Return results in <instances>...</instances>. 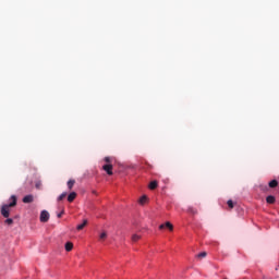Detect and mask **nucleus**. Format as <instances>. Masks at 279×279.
Instances as JSON below:
<instances>
[{
  "label": "nucleus",
  "instance_id": "nucleus-1",
  "mask_svg": "<svg viewBox=\"0 0 279 279\" xmlns=\"http://www.w3.org/2000/svg\"><path fill=\"white\" fill-rule=\"evenodd\" d=\"M10 199H11L10 204H5L1 207V215L5 219L10 217V208H14V206H16V195H12Z\"/></svg>",
  "mask_w": 279,
  "mask_h": 279
},
{
  "label": "nucleus",
  "instance_id": "nucleus-2",
  "mask_svg": "<svg viewBox=\"0 0 279 279\" xmlns=\"http://www.w3.org/2000/svg\"><path fill=\"white\" fill-rule=\"evenodd\" d=\"M39 219H40L41 223H47V221H49V211L43 210L40 213Z\"/></svg>",
  "mask_w": 279,
  "mask_h": 279
},
{
  "label": "nucleus",
  "instance_id": "nucleus-3",
  "mask_svg": "<svg viewBox=\"0 0 279 279\" xmlns=\"http://www.w3.org/2000/svg\"><path fill=\"white\" fill-rule=\"evenodd\" d=\"M102 169H104V171H106V173L108 174V175H112V165H110V163H107V165H105V166H102Z\"/></svg>",
  "mask_w": 279,
  "mask_h": 279
},
{
  "label": "nucleus",
  "instance_id": "nucleus-4",
  "mask_svg": "<svg viewBox=\"0 0 279 279\" xmlns=\"http://www.w3.org/2000/svg\"><path fill=\"white\" fill-rule=\"evenodd\" d=\"M165 228H168L170 231H173V225H171V222H166L165 225L159 226V230H165Z\"/></svg>",
  "mask_w": 279,
  "mask_h": 279
},
{
  "label": "nucleus",
  "instance_id": "nucleus-5",
  "mask_svg": "<svg viewBox=\"0 0 279 279\" xmlns=\"http://www.w3.org/2000/svg\"><path fill=\"white\" fill-rule=\"evenodd\" d=\"M34 202V196L33 195H26L23 197V203L24 204H32Z\"/></svg>",
  "mask_w": 279,
  "mask_h": 279
},
{
  "label": "nucleus",
  "instance_id": "nucleus-6",
  "mask_svg": "<svg viewBox=\"0 0 279 279\" xmlns=\"http://www.w3.org/2000/svg\"><path fill=\"white\" fill-rule=\"evenodd\" d=\"M75 197H77V193L72 192L68 195V202L72 203L75 201Z\"/></svg>",
  "mask_w": 279,
  "mask_h": 279
},
{
  "label": "nucleus",
  "instance_id": "nucleus-7",
  "mask_svg": "<svg viewBox=\"0 0 279 279\" xmlns=\"http://www.w3.org/2000/svg\"><path fill=\"white\" fill-rule=\"evenodd\" d=\"M267 204H276V196L269 195L266 197Z\"/></svg>",
  "mask_w": 279,
  "mask_h": 279
},
{
  "label": "nucleus",
  "instance_id": "nucleus-8",
  "mask_svg": "<svg viewBox=\"0 0 279 279\" xmlns=\"http://www.w3.org/2000/svg\"><path fill=\"white\" fill-rule=\"evenodd\" d=\"M86 226H88V220H83V223L78 225L76 227V230H84V228H86Z\"/></svg>",
  "mask_w": 279,
  "mask_h": 279
},
{
  "label": "nucleus",
  "instance_id": "nucleus-9",
  "mask_svg": "<svg viewBox=\"0 0 279 279\" xmlns=\"http://www.w3.org/2000/svg\"><path fill=\"white\" fill-rule=\"evenodd\" d=\"M150 191H155V189H158V181H151L149 183Z\"/></svg>",
  "mask_w": 279,
  "mask_h": 279
},
{
  "label": "nucleus",
  "instance_id": "nucleus-10",
  "mask_svg": "<svg viewBox=\"0 0 279 279\" xmlns=\"http://www.w3.org/2000/svg\"><path fill=\"white\" fill-rule=\"evenodd\" d=\"M138 203L141 204V206H145V204H147V195H143Z\"/></svg>",
  "mask_w": 279,
  "mask_h": 279
},
{
  "label": "nucleus",
  "instance_id": "nucleus-11",
  "mask_svg": "<svg viewBox=\"0 0 279 279\" xmlns=\"http://www.w3.org/2000/svg\"><path fill=\"white\" fill-rule=\"evenodd\" d=\"M75 186V180L71 179L68 181V189L71 191Z\"/></svg>",
  "mask_w": 279,
  "mask_h": 279
},
{
  "label": "nucleus",
  "instance_id": "nucleus-12",
  "mask_svg": "<svg viewBox=\"0 0 279 279\" xmlns=\"http://www.w3.org/2000/svg\"><path fill=\"white\" fill-rule=\"evenodd\" d=\"M187 213L190 215H197L198 211H197V208H195V207H189Z\"/></svg>",
  "mask_w": 279,
  "mask_h": 279
},
{
  "label": "nucleus",
  "instance_id": "nucleus-13",
  "mask_svg": "<svg viewBox=\"0 0 279 279\" xmlns=\"http://www.w3.org/2000/svg\"><path fill=\"white\" fill-rule=\"evenodd\" d=\"M268 186L270 189H276V186H278V181L277 180H272L268 183Z\"/></svg>",
  "mask_w": 279,
  "mask_h": 279
},
{
  "label": "nucleus",
  "instance_id": "nucleus-14",
  "mask_svg": "<svg viewBox=\"0 0 279 279\" xmlns=\"http://www.w3.org/2000/svg\"><path fill=\"white\" fill-rule=\"evenodd\" d=\"M72 250H73V243L68 242V243L65 244V252H71Z\"/></svg>",
  "mask_w": 279,
  "mask_h": 279
},
{
  "label": "nucleus",
  "instance_id": "nucleus-15",
  "mask_svg": "<svg viewBox=\"0 0 279 279\" xmlns=\"http://www.w3.org/2000/svg\"><path fill=\"white\" fill-rule=\"evenodd\" d=\"M206 256H208V253L202 252V253L196 255V258H206Z\"/></svg>",
  "mask_w": 279,
  "mask_h": 279
},
{
  "label": "nucleus",
  "instance_id": "nucleus-16",
  "mask_svg": "<svg viewBox=\"0 0 279 279\" xmlns=\"http://www.w3.org/2000/svg\"><path fill=\"white\" fill-rule=\"evenodd\" d=\"M140 239H141V235H138V234H133L132 235L133 243H136V241H140Z\"/></svg>",
  "mask_w": 279,
  "mask_h": 279
},
{
  "label": "nucleus",
  "instance_id": "nucleus-17",
  "mask_svg": "<svg viewBox=\"0 0 279 279\" xmlns=\"http://www.w3.org/2000/svg\"><path fill=\"white\" fill-rule=\"evenodd\" d=\"M107 238H108V233H106V231H104V232L100 234V236H99V239H100L101 241L106 240Z\"/></svg>",
  "mask_w": 279,
  "mask_h": 279
},
{
  "label": "nucleus",
  "instance_id": "nucleus-18",
  "mask_svg": "<svg viewBox=\"0 0 279 279\" xmlns=\"http://www.w3.org/2000/svg\"><path fill=\"white\" fill-rule=\"evenodd\" d=\"M64 197H66V192H63V193L58 197V202H62V199H64Z\"/></svg>",
  "mask_w": 279,
  "mask_h": 279
},
{
  "label": "nucleus",
  "instance_id": "nucleus-19",
  "mask_svg": "<svg viewBox=\"0 0 279 279\" xmlns=\"http://www.w3.org/2000/svg\"><path fill=\"white\" fill-rule=\"evenodd\" d=\"M5 223H7L8 226H12V223H14V220H13L12 218H8V219L5 220Z\"/></svg>",
  "mask_w": 279,
  "mask_h": 279
},
{
  "label": "nucleus",
  "instance_id": "nucleus-20",
  "mask_svg": "<svg viewBox=\"0 0 279 279\" xmlns=\"http://www.w3.org/2000/svg\"><path fill=\"white\" fill-rule=\"evenodd\" d=\"M227 204H228L229 208H234V203L232 202V199H229L227 202Z\"/></svg>",
  "mask_w": 279,
  "mask_h": 279
},
{
  "label": "nucleus",
  "instance_id": "nucleus-21",
  "mask_svg": "<svg viewBox=\"0 0 279 279\" xmlns=\"http://www.w3.org/2000/svg\"><path fill=\"white\" fill-rule=\"evenodd\" d=\"M62 215H64V210H62L61 213H59V214L57 215L58 219H60V218L62 217Z\"/></svg>",
  "mask_w": 279,
  "mask_h": 279
},
{
  "label": "nucleus",
  "instance_id": "nucleus-22",
  "mask_svg": "<svg viewBox=\"0 0 279 279\" xmlns=\"http://www.w3.org/2000/svg\"><path fill=\"white\" fill-rule=\"evenodd\" d=\"M105 162H107L108 165H110V157H105Z\"/></svg>",
  "mask_w": 279,
  "mask_h": 279
},
{
  "label": "nucleus",
  "instance_id": "nucleus-23",
  "mask_svg": "<svg viewBox=\"0 0 279 279\" xmlns=\"http://www.w3.org/2000/svg\"><path fill=\"white\" fill-rule=\"evenodd\" d=\"M148 169H151V165H148Z\"/></svg>",
  "mask_w": 279,
  "mask_h": 279
},
{
  "label": "nucleus",
  "instance_id": "nucleus-24",
  "mask_svg": "<svg viewBox=\"0 0 279 279\" xmlns=\"http://www.w3.org/2000/svg\"><path fill=\"white\" fill-rule=\"evenodd\" d=\"M38 186H40V184H36V187L38 189Z\"/></svg>",
  "mask_w": 279,
  "mask_h": 279
}]
</instances>
